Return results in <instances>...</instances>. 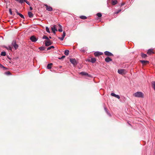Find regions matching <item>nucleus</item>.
<instances>
[{"mask_svg": "<svg viewBox=\"0 0 155 155\" xmlns=\"http://www.w3.org/2000/svg\"><path fill=\"white\" fill-rule=\"evenodd\" d=\"M134 96L138 97H143V94L141 92H137L133 94Z\"/></svg>", "mask_w": 155, "mask_h": 155, "instance_id": "f257e3e1", "label": "nucleus"}, {"mask_svg": "<svg viewBox=\"0 0 155 155\" xmlns=\"http://www.w3.org/2000/svg\"><path fill=\"white\" fill-rule=\"evenodd\" d=\"M80 18L83 19H87V17L84 16H81L80 17Z\"/></svg>", "mask_w": 155, "mask_h": 155, "instance_id": "bb28decb", "label": "nucleus"}, {"mask_svg": "<svg viewBox=\"0 0 155 155\" xmlns=\"http://www.w3.org/2000/svg\"><path fill=\"white\" fill-rule=\"evenodd\" d=\"M94 55L95 56H98L101 55L103 54V53L99 52H94Z\"/></svg>", "mask_w": 155, "mask_h": 155, "instance_id": "4468645a", "label": "nucleus"}, {"mask_svg": "<svg viewBox=\"0 0 155 155\" xmlns=\"http://www.w3.org/2000/svg\"><path fill=\"white\" fill-rule=\"evenodd\" d=\"M45 48L44 47H41L39 48V49L41 51H43L45 50Z\"/></svg>", "mask_w": 155, "mask_h": 155, "instance_id": "cd10ccee", "label": "nucleus"}, {"mask_svg": "<svg viewBox=\"0 0 155 155\" xmlns=\"http://www.w3.org/2000/svg\"><path fill=\"white\" fill-rule=\"evenodd\" d=\"M28 16L30 18H32L33 16V14L31 12H29L28 13Z\"/></svg>", "mask_w": 155, "mask_h": 155, "instance_id": "a211bd4d", "label": "nucleus"}, {"mask_svg": "<svg viewBox=\"0 0 155 155\" xmlns=\"http://www.w3.org/2000/svg\"><path fill=\"white\" fill-rule=\"evenodd\" d=\"M1 55L2 56H5L6 55V53L5 51H2L1 52Z\"/></svg>", "mask_w": 155, "mask_h": 155, "instance_id": "a878e982", "label": "nucleus"}, {"mask_svg": "<svg viewBox=\"0 0 155 155\" xmlns=\"http://www.w3.org/2000/svg\"><path fill=\"white\" fill-rule=\"evenodd\" d=\"M147 53L149 55H150L154 53V52L153 51V49H149V50H148Z\"/></svg>", "mask_w": 155, "mask_h": 155, "instance_id": "9b49d317", "label": "nucleus"}, {"mask_svg": "<svg viewBox=\"0 0 155 155\" xmlns=\"http://www.w3.org/2000/svg\"><path fill=\"white\" fill-rule=\"evenodd\" d=\"M58 38L60 39L61 41H63L64 39V38L63 37H59Z\"/></svg>", "mask_w": 155, "mask_h": 155, "instance_id": "ea45409f", "label": "nucleus"}, {"mask_svg": "<svg viewBox=\"0 0 155 155\" xmlns=\"http://www.w3.org/2000/svg\"><path fill=\"white\" fill-rule=\"evenodd\" d=\"M140 61L143 64H145L149 63V61H147L141 60Z\"/></svg>", "mask_w": 155, "mask_h": 155, "instance_id": "f3484780", "label": "nucleus"}, {"mask_svg": "<svg viewBox=\"0 0 155 155\" xmlns=\"http://www.w3.org/2000/svg\"><path fill=\"white\" fill-rule=\"evenodd\" d=\"M70 61L71 63L72 64L74 67L76 66L77 64V62L74 58H70Z\"/></svg>", "mask_w": 155, "mask_h": 155, "instance_id": "f03ea898", "label": "nucleus"}, {"mask_svg": "<svg viewBox=\"0 0 155 155\" xmlns=\"http://www.w3.org/2000/svg\"><path fill=\"white\" fill-rule=\"evenodd\" d=\"M65 33L64 32V31L63 35H62V37H63L64 38V37H65Z\"/></svg>", "mask_w": 155, "mask_h": 155, "instance_id": "58836bf2", "label": "nucleus"}, {"mask_svg": "<svg viewBox=\"0 0 155 155\" xmlns=\"http://www.w3.org/2000/svg\"><path fill=\"white\" fill-rule=\"evenodd\" d=\"M125 4V3H122L121 4V6H122L123 5H124Z\"/></svg>", "mask_w": 155, "mask_h": 155, "instance_id": "79ce46f5", "label": "nucleus"}, {"mask_svg": "<svg viewBox=\"0 0 155 155\" xmlns=\"http://www.w3.org/2000/svg\"><path fill=\"white\" fill-rule=\"evenodd\" d=\"M64 54L66 55H68V50H66L65 51Z\"/></svg>", "mask_w": 155, "mask_h": 155, "instance_id": "f704fd0d", "label": "nucleus"}, {"mask_svg": "<svg viewBox=\"0 0 155 155\" xmlns=\"http://www.w3.org/2000/svg\"><path fill=\"white\" fill-rule=\"evenodd\" d=\"M65 56L64 55H63L61 57H59L58 59L60 60H61L64 59L65 57Z\"/></svg>", "mask_w": 155, "mask_h": 155, "instance_id": "473e14b6", "label": "nucleus"}, {"mask_svg": "<svg viewBox=\"0 0 155 155\" xmlns=\"http://www.w3.org/2000/svg\"><path fill=\"white\" fill-rule=\"evenodd\" d=\"M5 74L8 75H10L11 74V73L9 71H6L5 72Z\"/></svg>", "mask_w": 155, "mask_h": 155, "instance_id": "7c9ffc66", "label": "nucleus"}, {"mask_svg": "<svg viewBox=\"0 0 155 155\" xmlns=\"http://www.w3.org/2000/svg\"><path fill=\"white\" fill-rule=\"evenodd\" d=\"M121 11V9H120V10H118L117 11V12H115V14H117L118 13H119V12H120Z\"/></svg>", "mask_w": 155, "mask_h": 155, "instance_id": "c9c22d12", "label": "nucleus"}, {"mask_svg": "<svg viewBox=\"0 0 155 155\" xmlns=\"http://www.w3.org/2000/svg\"><path fill=\"white\" fill-rule=\"evenodd\" d=\"M9 13L11 15H12V9L11 8H10L9 9Z\"/></svg>", "mask_w": 155, "mask_h": 155, "instance_id": "e433bc0d", "label": "nucleus"}, {"mask_svg": "<svg viewBox=\"0 0 155 155\" xmlns=\"http://www.w3.org/2000/svg\"><path fill=\"white\" fill-rule=\"evenodd\" d=\"M5 70H6V67H5V68H3Z\"/></svg>", "mask_w": 155, "mask_h": 155, "instance_id": "c03bdc74", "label": "nucleus"}, {"mask_svg": "<svg viewBox=\"0 0 155 155\" xmlns=\"http://www.w3.org/2000/svg\"><path fill=\"white\" fill-rule=\"evenodd\" d=\"M45 44L46 46H48L51 45L52 43L50 40H45L44 41Z\"/></svg>", "mask_w": 155, "mask_h": 155, "instance_id": "39448f33", "label": "nucleus"}, {"mask_svg": "<svg viewBox=\"0 0 155 155\" xmlns=\"http://www.w3.org/2000/svg\"><path fill=\"white\" fill-rule=\"evenodd\" d=\"M111 95L114 97L117 98L118 99H120V96L119 95L116 94H115L113 93H111Z\"/></svg>", "mask_w": 155, "mask_h": 155, "instance_id": "ddd939ff", "label": "nucleus"}, {"mask_svg": "<svg viewBox=\"0 0 155 155\" xmlns=\"http://www.w3.org/2000/svg\"><path fill=\"white\" fill-rule=\"evenodd\" d=\"M0 67L1 68H5V67L0 64Z\"/></svg>", "mask_w": 155, "mask_h": 155, "instance_id": "a19ab883", "label": "nucleus"}, {"mask_svg": "<svg viewBox=\"0 0 155 155\" xmlns=\"http://www.w3.org/2000/svg\"><path fill=\"white\" fill-rule=\"evenodd\" d=\"M15 1L18 2L19 3L21 4H22L24 2V0H15Z\"/></svg>", "mask_w": 155, "mask_h": 155, "instance_id": "b1692460", "label": "nucleus"}, {"mask_svg": "<svg viewBox=\"0 0 155 155\" xmlns=\"http://www.w3.org/2000/svg\"><path fill=\"white\" fill-rule=\"evenodd\" d=\"M57 25H54L51 28V30L54 34H55V31H57Z\"/></svg>", "mask_w": 155, "mask_h": 155, "instance_id": "7ed1b4c3", "label": "nucleus"}, {"mask_svg": "<svg viewBox=\"0 0 155 155\" xmlns=\"http://www.w3.org/2000/svg\"><path fill=\"white\" fill-rule=\"evenodd\" d=\"M30 9L31 10L32 9V8L31 7H30Z\"/></svg>", "mask_w": 155, "mask_h": 155, "instance_id": "37998d69", "label": "nucleus"}, {"mask_svg": "<svg viewBox=\"0 0 155 155\" xmlns=\"http://www.w3.org/2000/svg\"><path fill=\"white\" fill-rule=\"evenodd\" d=\"M88 61L92 63H94L96 61V59L95 58H92L88 59Z\"/></svg>", "mask_w": 155, "mask_h": 155, "instance_id": "f8f14e48", "label": "nucleus"}, {"mask_svg": "<svg viewBox=\"0 0 155 155\" xmlns=\"http://www.w3.org/2000/svg\"><path fill=\"white\" fill-rule=\"evenodd\" d=\"M97 16L99 17H100L102 16V14L101 13H98L97 14Z\"/></svg>", "mask_w": 155, "mask_h": 155, "instance_id": "2f4dec72", "label": "nucleus"}, {"mask_svg": "<svg viewBox=\"0 0 155 155\" xmlns=\"http://www.w3.org/2000/svg\"><path fill=\"white\" fill-rule=\"evenodd\" d=\"M104 54L105 55L108 56H113V54L112 53L108 51H105L104 52Z\"/></svg>", "mask_w": 155, "mask_h": 155, "instance_id": "9d476101", "label": "nucleus"}, {"mask_svg": "<svg viewBox=\"0 0 155 155\" xmlns=\"http://www.w3.org/2000/svg\"><path fill=\"white\" fill-rule=\"evenodd\" d=\"M112 59L110 57H108L106 58L105 59V61L106 62H108L110 61H112Z\"/></svg>", "mask_w": 155, "mask_h": 155, "instance_id": "dca6fc26", "label": "nucleus"}, {"mask_svg": "<svg viewBox=\"0 0 155 155\" xmlns=\"http://www.w3.org/2000/svg\"><path fill=\"white\" fill-rule=\"evenodd\" d=\"M24 2H25L27 4L30 5L29 2H28L27 0H24Z\"/></svg>", "mask_w": 155, "mask_h": 155, "instance_id": "4c0bfd02", "label": "nucleus"}, {"mask_svg": "<svg viewBox=\"0 0 155 155\" xmlns=\"http://www.w3.org/2000/svg\"><path fill=\"white\" fill-rule=\"evenodd\" d=\"M12 45L15 49H16L18 47V45L16 44L15 41H13L12 43Z\"/></svg>", "mask_w": 155, "mask_h": 155, "instance_id": "20e7f679", "label": "nucleus"}, {"mask_svg": "<svg viewBox=\"0 0 155 155\" xmlns=\"http://www.w3.org/2000/svg\"><path fill=\"white\" fill-rule=\"evenodd\" d=\"M16 12L17 15H19L21 18L25 19L24 16L21 14L19 13L17 10H16Z\"/></svg>", "mask_w": 155, "mask_h": 155, "instance_id": "2eb2a0df", "label": "nucleus"}, {"mask_svg": "<svg viewBox=\"0 0 155 155\" xmlns=\"http://www.w3.org/2000/svg\"><path fill=\"white\" fill-rule=\"evenodd\" d=\"M58 26L59 27V28L58 29V31L59 32H62L63 31L62 26L60 25H58Z\"/></svg>", "mask_w": 155, "mask_h": 155, "instance_id": "412c9836", "label": "nucleus"}, {"mask_svg": "<svg viewBox=\"0 0 155 155\" xmlns=\"http://www.w3.org/2000/svg\"><path fill=\"white\" fill-rule=\"evenodd\" d=\"M125 70L124 69H120L118 70V72L120 74H125Z\"/></svg>", "mask_w": 155, "mask_h": 155, "instance_id": "1a4fd4ad", "label": "nucleus"}, {"mask_svg": "<svg viewBox=\"0 0 155 155\" xmlns=\"http://www.w3.org/2000/svg\"><path fill=\"white\" fill-rule=\"evenodd\" d=\"M80 74L83 76H86L88 77H90L91 76L89 74H88L85 72H81L80 73Z\"/></svg>", "mask_w": 155, "mask_h": 155, "instance_id": "6e6552de", "label": "nucleus"}, {"mask_svg": "<svg viewBox=\"0 0 155 155\" xmlns=\"http://www.w3.org/2000/svg\"><path fill=\"white\" fill-rule=\"evenodd\" d=\"M54 48V46H51L50 47H49L48 48H47V50H49L51 49V48Z\"/></svg>", "mask_w": 155, "mask_h": 155, "instance_id": "c85d7f7f", "label": "nucleus"}, {"mask_svg": "<svg viewBox=\"0 0 155 155\" xmlns=\"http://www.w3.org/2000/svg\"><path fill=\"white\" fill-rule=\"evenodd\" d=\"M30 39L32 41L34 42L38 40V39L34 35L31 36L30 38Z\"/></svg>", "mask_w": 155, "mask_h": 155, "instance_id": "423d86ee", "label": "nucleus"}, {"mask_svg": "<svg viewBox=\"0 0 155 155\" xmlns=\"http://www.w3.org/2000/svg\"><path fill=\"white\" fill-rule=\"evenodd\" d=\"M44 6L46 7V10L48 11L51 12L53 11V8L51 7L50 6H48L47 4H45L44 5Z\"/></svg>", "mask_w": 155, "mask_h": 155, "instance_id": "0eeeda50", "label": "nucleus"}, {"mask_svg": "<svg viewBox=\"0 0 155 155\" xmlns=\"http://www.w3.org/2000/svg\"><path fill=\"white\" fill-rule=\"evenodd\" d=\"M52 65H53V64L51 63L48 64L47 66V68L48 69H51V66Z\"/></svg>", "mask_w": 155, "mask_h": 155, "instance_id": "aec40b11", "label": "nucleus"}, {"mask_svg": "<svg viewBox=\"0 0 155 155\" xmlns=\"http://www.w3.org/2000/svg\"><path fill=\"white\" fill-rule=\"evenodd\" d=\"M117 3V1L116 0H112L111 2V4L113 5L116 4Z\"/></svg>", "mask_w": 155, "mask_h": 155, "instance_id": "6ab92c4d", "label": "nucleus"}, {"mask_svg": "<svg viewBox=\"0 0 155 155\" xmlns=\"http://www.w3.org/2000/svg\"><path fill=\"white\" fill-rule=\"evenodd\" d=\"M141 56L142 58H145L147 57V54L143 53H141Z\"/></svg>", "mask_w": 155, "mask_h": 155, "instance_id": "5701e85b", "label": "nucleus"}, {"mask_svg": "<svg viewBox=\"0 0 155 155\" xmlns=\"http://www.w3.org/2000/svg\"><path fill=\"white\" fill-rule=\"evenodd\" d=\"M7 50H12V48L11 47L9 46L8 47L6 48Z\"/></svg>", "mask_w": 155, "mask_h": 155, "instance_id": "72a5a7b5", "label": "nucleus"}, {"mask_svg": "<svg viewBox=\"0 0 155 155\" xmlns=\"http://www.w3.org/2000/svg\"><path fill=\"white\" fill-rule=\"evenodd\" d=\"M42 39H46L47 40H49V38L47 36L45 35H44L42 37Z\"/></svg>", "mask_w": 155, "mask_h": 155, "instance_id": "393cba45", "label": "nucleus"}, {"mask_svg": "<svg viewBox=\"0 0 155 155\" xmlns=\"http://www.w3.org/2000/svg\"><path fill=\"white\" fill-rule=\"evenodd\" d=\"M152 87L154 89V91H155V81H153L151 83Z\"/></svg>", "mask_w": 155, "mask_h": 155, "instance_id": "4be33fe9", "label": "nucleus"}, {"mask_svg": "<svg viewBox=\"0 0 155 155\" xmlns=\"http://www.w3.org/2000/svg\"><path fill=\"white\" fill-rule=\"evenodd\" d=\"M46 31L48 33H50V30H49V28L47 27H46Z\"/></svg>", "mask_w": 155, "mask_h": 155, "instance_id": "c756f323", "label": "nucleus"}, {"mask_svg": "<svg viewBox=\"0 0 155 155\" xmlns=\"http://www.w3.org/2000/svg\"><path fill=\"white\" fill-rule=\"evenodd\" d=\"M49 38H50V39H51V36H50V37H49Z\"/></svg>", "mask_w": 155, "mask_h": 155, "instance_id": "a18cd8bd", "label": "nucleus"}]
</instances>
